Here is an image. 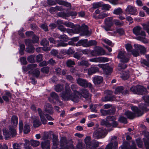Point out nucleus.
Instances as JSON below:
<instances>
[{"mask_svg":"<svg viewBox=\"0 0 149 149\" xmlns=\"http://www.w3.org/2000/svg\"><path fill=\"white\" fill-rule=\"evenodd\" d=\"M69 86V84L68 83L66 84L65 91L61 93V97L65 101L71 100L74 102H78L79 100V98L76 94L79 95V93L76 90V89L78 88L77 86L73 84L71 86V88L74 93V94L72 93Z\"/></svg>","mask_w":149,"mask_h":149,"instance_id":"1","label":"nucleus"},{"mask_svg":"<svg viewBox=\"0 0 149 149\" xmlns=\"http://www.w3.org/2000/svg\"><path fill=\"white\" fill-rule=\"evenodd\" d=\"M134 33L136 36H139L137 37L136 39L145 43L148 42V40L146 38V34L145 32L142 30V28L139 26L135 27L133 29Z\"/></svg>","mask_w":149,"mask_h":149,"instance_id":"2","label":"nucleus"},{"mask_svg":"<svg viewBox=\"0 0 149 149\" xmlns=\"http://www.w3.org/2000/svg\"><path fill=\"white\" fill-rule=\"evenodd\" d=\"M86 148L89 149H96L101 142L95 141H91V137L89 136H86L84 139Z\"/></svg>","mask_w":149,"mask_h":149,"instance_id":"3","label":"nucleus"},{"mask_svg":"<svg viewBox=\"0 0 149 149\" xmlns=\"http://www.w3.org/2000/svg\"><path fill=\"white\" fill-rule=\"evenodd\" d=\"M132 110L134 112V113L129 111H126L125 113V115L130 119H133L135 117V115L139 116H141L143 113L139 109L136 107H131Z\"/></svg>","mask_w":149,"mask_h":149,"instance_id":"4","label":"nucleus"},{"mask_svg":"<svg viewBox=\"0 0 149 149\" xmlns=\"http://www.w3.org/2000/svg\"><path fill=\"white\" fill-rule=\"evenodd\" d=\"M130 91L133 93L139 95L144 94L148 93L146 88L140 85H138L136 86H132L130 88Z\"/></svg>","mask_w":149,"mask_h":149,"instance_id":"5","label":"nucleus"},{"mask_svg":"<svg viewBox=\"0 0 149 149\" xmlns=\"http://www.w3.org/2000/svg\"><path fill=\"white\" fill-rule=\"evenodd\" d=\"M61 149H74L70 142L67 140L66 137H62L60 140Z\"/></svg>","mask_w":149,"mask_h":149,"instance_id":"6","label":"nucleus"},{"mask_svg":"<svg viewBox=\"0 0 149 149\" xmlns=\"http://www.w3.org/2000/svg\"><path fill=\"white\" fill-rule=\"evenodd\" d=\"M107 134V131L104 128H99L93 134V136L95 139H100L104 138Z\"/></svg>","mask_w":149,"mask_h":149,"instance_id":"7","label":"nucleus"},{"mask_svg":"<svg viewBox=\"0 0 149 149\" xmlns=\"http://www.w3.org/2000/svg\"><path fill=\"white\" fill-rule=\"evenodd\" d=\"M9 129L10 133L8 132L6 129L3 130V134L6 139H8L11 137H14L16 135V131L13 127L10 126Z\"/></svg>","mask_w":149,"mask_h":149,"instance_id":"8","label":"nucleus"},{"mask_svg":"<svg viewBox=\"0 0 149 149\" xmlns=\"http://www.w3.org/2000/svg\"><path fill=\"white\" fill-rule=\"evenodd\" d=\"M135 49L132 51V53L135 56H137L139 55V52L142 53H144L146 52V49L143 46L138 44L134 45Z\"/></svg>","mask_w":149,"mask_h":149,"instance_id":"9","label":"nucleus"},{"mask_svg":"<svg viewBox=\"0 0 149 149\" xmlns=\"http://www.w3.org/2000/svg\"><path fill=\"white\" fill-rule=\"evenodd\" d=\"M38 113L39 116L40 117V120L42 123L43 124H46L47 122V121L46 119L45 116L48 120H53L52 117L49 115L44 114L43 111L40 108L38 109Z\"/></svg>","mask_w":149,"mask_h":149,"instance_id":"10","label":"nucleus"},{"mask_svg":"<svg viewBox=\"0 0 149 149\" xmlns=\"http://www.w3.org/2000/svg\"><path fill=\"white\" fill-rule=\"evenodd\" d=\"M74 31L76 33H78L80 31L82 32L85 35L89 36L90 34L87 29V26L86 25L81 27L79 25L76 26L74 25Z\"/></svg>","mask_w":149,"mask_h":149,"instance_id":"11","label":"nucleus"},{"mask_svg":"<svg viewBox=\"0 0 149 149\" xmlns=\"http://www.w3.org/2000/svg\"><path fill=\"white\" fill-rule=\"evenodd\" d=\"M117 57L120 59L121 62L127 63L129 60L130 56L128 54H127L124 50H122L118 52Z\"/></svg>","mask_w":149,"mask_h":149,"instance_id":"12","label":"nucleus"},{"mask_svg":"<svg viewBox=\"0 0 149 149\" xmlns=\"http://www.w3.org/2000/svg\"><path fill=\"white\" fill-rule=\"evenodd\" d=\"M113 18L110 17L106 18L104 20L105 26H102V27L106 31L111 30V27L113 25V22L112 21Z\"/></svg>","mask_w":149,"mask_h":149,"instance_id":"13","label":"nucleus"},{"mask_svg":"<svg viewBox=\"0 0 149 149\" xmlns=\"http://www.w3.org/2000/svg\"><path fill=\"white\" fill-rule=\"evenodd\" d=\"M77 83L80 86L84 87H88L92 92L94 90L91 83H88L86 80L79 78L77 80Z\"/></svg>","mask_w":149,"mask_h":149,"instance_id":"14","label":"nucleus"},{"mask_svg":"<svg viewBox=\"0 0 149 149\" xmlns=\"http://www.w3.org/2000/svg\"><path fill=\"white\" fill-rule=\"evenodd\" d=\"M125 11L127 14H130L133 15H136L137 14V10L136 8L132 6L129 5L127 6Z\"/></svg>","mask_w":149,"mask_h":149,"instance_id":"15","label":"nucleus"},{"mask_svg":"<svg viewBox=\"0 0 149 149\" xmlns=\"http://www.w3.org/2000/svg\"><path fill=\"white\" fill-rule=\"evenodd\" d=\"M99 71L98 68L91 66L88 69L85 68L84 69V73H87L88 75H91L98 72Z\"/></svg>","mask_w":149,"mask_h":149,"instance_id":"16","label":"nucleus"},{"mask_svg":"<svg viewBox=\"0 0 149 149\" xmlns=\"http://www.w3.org/2000/svg\"><path fill=\"white\" fill-rule=\"evenodd\" d=\"M79 93V95H81V97H83L85 98L90 100L91 95L87 89L85 88L81 89Z\"/></svg>","mask_w":149,"mask_h":149,"instance_id":"17","label":"nucleus"},{"mask_svg":"<svg viewBox=\"0 0 149 149\" xmlns=\"http://www.w3.org/2000/svg\"><path fill=\"white\" fill-rule=\"evenodd\" d=\"M89 61L93 62H105L109 61L108 58L105 57H96L90 59Z\"/></svg>","mask_w":149,"mask_h":149,"instance_id":"18","label":"nucleus"},{"mask_svg":"<svg viewBox=\"0 0 149 149\" xmlns=\"http://www.w3.org/2000/svg\"><path fill=\"white\" fill-rule=\"evenodd\" d=\"M116 136H112L111 142L107 145L105 149H112L113 147L116 146L117 143L116 141Z\"/></svg>","mask_w":149,"mask_h":149,"instance_id":"19","label":"nucleus"},{"mask_svg":"<svg viewBox=\"0 0 149 149\" xmlns=\"http://www.w3.org/2000/svg\"><path fill=\"white\" fill-rule=\"evenodd\" d=\"M124 88L123 86H120L117 87L115 90L114 93L117 94L121 93L125 95L128 94V91L127 90L123 91Z\"/></svg>","mask_w":149,"mask_h":149,"instance_id":"20","label":"nucleus"},{"mask_svg":"<svg viewBox=\"0 0 149 149\" xmlns=\"http://www.w3.org/2000/svg\"><path fill=\"white\" fill-rule=\"evenodd\" d=\"M109 16L108 13L103 12L100 13L99 15H96L95 14H93V17L96 19H103V18L108 17Z\"/></svg>","mask_w":149,"mask_h":149,"instance_id":"21","label":"nucleus"},{"mask_svg":"<svg viewBox=\"0 0 149 149\" xmlns=\"http://www.w3.org/2000/svg\"><path fill=\"white\" fill-rule=\"evenodd\" d=\"M53 146L52 149H58V141L57 137L54 135L53 137Z\"/></svg>","mask_w":149,"mask_h":149,"instance_id":"22","label":"nucleus"},{"mask_svg":"<svg viewBox=\"0 0 149 149\" xmlns=\"http://www.w3.org/2000/svg\"><path fill=\"white\" fill-rule=\"evenodd\" d=\"M103 80L102 77L99 76H95L93 78V81L95 84L101 83Z\"/></svg>","mask_w":149,"mask_h":149,"instance_id":"23","label":"nucleus"},{"mask_svg":"<svg viewBox=\"0 0 149 149\" xmlns=\"http://www.w3.org/2000/svg\"><path fill=\"white\" fill-rule=\"evenodd\" d=\"M98 66L103 69H105V70L107 74H110L112 71L111 68L109 66L106 67V65L104 64H99Z\"/></svg>","mask_w":149,"mask_h":149,"instance_id":"24","label":"nucleus"},{"mask_svg":"<svg viewBox=\"0 0 149 149\" xmlns=\"http://www.w3.org/2000/svg\"><path fill=\"white\" fill-rule=\"evenodd\" d=\"M41 146L42 149H50V141L47 140L41 143Z\"/></svg>","mask_w":149,"mask_h":149,"instance_id":"25","label":"nucleus"},{"mask_svg":"<svg viewBox=\"0 0 149 149\" xmlns=\"http://www.w3.org/2000/svg\"><path fill=\"white\" fill-rule=\"evenodd\" d=\"M51 97L52 98L55 99L57 103L59 105L61 106L62 103L58 99V97L57 94L54 92H52L50 94Z\"/></svg>","mask_w":149,"mask_h":149,"instance_id":"26","label":"nucleus"},{"mask_svg":"<svg viewBox=\"0 0 149 149\" xmlns=\"http://www.w3.org/2000/svg\"><path fill=\"white\" fill-rule=\"evenodd\" d=\"M51 97L52 98L55 99L57 103L59 105L61 106L62 103L58 99V97L57 94L54 92H52L50 94Z\"/></svg>","mask_w":149,"mask_h":149,"instance_id":"27","label":"nucleus"},{"mask_svg":"<svg viewBox=\"0 0 149 149\" xmlns=\"http://www.w3.org/2000/svg\"><path fill=\"white\" fill-rule=\"evenodd\" d=\"M63 10L62 6H57L55 8L53 7L49 9V12L52 13H54L56 10L61 11Z\"/></svg>","mask_w":149,"mask_h":149,"instance_id":"28","label":"nucleus"},{"mask_svg":"<svg viewBox=\"0 0 149 149\" xmlns=\"http://www.w3.org/2000/svg\"><path fill=\"white\" fill-rule=\"evenodd\" d=\"M11 95L9 92H6L5 95L3 96V99L6 102H8L11 98Z\"/></svg>","mask_w":149,"mask_h":149,"instance_id":"29","label":"nucleus"},{"mask_svg":"<svg viewBox=\"0 0 149 149\" xmlns=\"http://www.w3.org/2000/svg\"><path fill=\"white\" fill-rule=\"evenodd\" d=\"M45 111L48 113L51 114L52 113V108L49 104H47L45 107Z\"/></svg>","mask_w":149,"mask_h":149,"instance_id":"30","label":"nucleus"},{"mask_svg":"<svg viewBox=\"0 0 149 149\" xmlns=\"http://www.w3.org/2000/svg\"><path fill=\"white\" fill-rule=\"evenodd\" d=\"M129 77V74L128 72L123 71L121 74V78L124 80L127 79Z\"/></svg>","mask_w":149,"mask_h":149,"instance_id":"31","label":"nucleus"},{"mask_svg":"<svg viewBox=\"0 0 149 149\" xmlns=\"http://www.w3.org/2000/svg\"><path fill=\"white\" fill-rule=\"evenodd\" d=\"M31 73L35 77H38L40 74L39 69L38 68H36L34 70L31 71Z\"/></svg>","mask_w":149,"mask_h":149,"instance_id":"32","label":"nucleus"},{"mask_svg":"<svg viewBox=\"0 0 149 149\" xmlns=\"http://www.w3.org/2000/svg\"><path fill=\"white\" fill-rule=\"evenodd\" d=\"M88 61L83 60L80 62H78V65H79L85 66L86 67L89 66L90 65L88 63Z\"/></svg>","mask_w":149,"mask_h":149,"instance_id":"33","label":"nucleus"},{"mask_svg":"<svg viewBox=\"0 0 149 149\" xmlns=\"http://www.w3.org/2000/svg\"><path fill=\"white\" fill-rule=\"evenodd\" d=\"M101 112L102 115L106 116L108 114L109 115L111 114V113H113V111L112 110H106L102 109L101 110Z\"/></svg>","mask_w":149,"mask_h":149,"instance_id":"34","label":"nucleus"},{"mask_svg":"<svg viewBox=\"0 0 149 149\" xmlns=\"http://www.w3.org/2000/svg\"><path fill=\"white\" fill-rule=\"evenodd\" d=\"M37 65L36 64H29V67L30 71L28 72L29 74H31V71L34 70L35 68L37 67Z\"/></svg>","mask_w":149,"mask_h":149,"instance_id":"35","label":"nucleus"},{"mask_svg":"<svg viewBox=\"0 0 149 149\" xmlns=\"http://www.w3.org/2000/svg\"><path fill=\"white\" fill-rule=\"evenodd\" d=\"M143 140L146 149H149V136L145 137Z\"/></svg>","mask_w":149,"mask_h":149,"instance_id":"36","label":"nucleus"},{"mask_svg":"<svg viewBox=\"0 0 149 149\" xmlns=\"http://www.w3.org/2000/svg\"><path fill=\"white\" fill-rule=\"evenodd\" d=\"M95 50L98 56L103 55L104 54V50L101 47H99Z\"/></svg>","mask_w":149,"mask_h":149,"instance_id":"37","label":"nucleus"},{"mask_svg":"<svg viewBox=\"0 0 149 149\" xmlns=\"http://www.w3.org/2000/svg\"><path fill=\"white\" fill-rule=\"evenodd\" d=\"M30 125L29 124H26L24 127V134L29 133L30 131Z\"/></svg>","mask_w":149,"mask_h":149,"instance_id":"38","label":"nucleus"},{"mask_svg":"<svg viewBox=\"0 0 149 149\" xmlns=\"http://www.w3.org/2000/svg\"><path fill=\"white\" fill-rule=\"evenodd\" d=\"M87 42V40L86 39L81 40L79 41L76 44V46H80L82 45L84 46L85 44Z\"/></svg>","mask_w":149,"mask_h":149,"instance_id":"39","label":"nucleus"},{"mask_svg":"<svg viewBox=\"0 0 149 149\" xmlns=\"http://www.w3.org/2000/svg\"><path fill=\"white\" fill-rule=\"evenodd\" d=\"M11 121L12 123L14 126L17 125L18 123V118L15 116H13L11 118Z\"/></svg>","mask_w":149,"mask_h":149,"instance_id":"40","label":"nucleus"},{"mask_svg":"<svg viewBox=\"0 0 149 149\" xmlns=\"http://www.w3.org/2000/svg\"><path fill=\"white\" fill-rule=\"evenodd\" d=\"M63 84H58L55 86V90L57 92H59L63 89Z\"/></svg>","mask_w":149,"mask_h":149,"instance_id":"41","label":"nucleus"},{"mask_svg":"<svg viewBox=\"0 0 149 149\" xmlns=\"http://www.w3.org/2000/svg\"><path fill=\"white\" fill-rule=\"evenodd\" d=\"M59 4L64 5L67 7H71V5L70 3L60 0L59 2H58Z\"/></svg>","mask_w":149,"mask_h":149,"instance_id":"42","label":"nucleus"},{"mask_svg":"<svg viewBox=\"0 0 149 149\" xmlns=\"http://www.w3.org/2000/svg\"><path fill=\"white\" fill-rule=\"evenodd\" d=\"M57 42L58 43L56 45L57 47H65L68 45L67 44L61 40L58 41Z\"/></svg>","mask_w":149,"mask_h":149,"instance_id":"43","label":"nucleus"},{"mask_svg":"<svg viewBox=\"0 0 149 149\" xmlns=\"http://www.w3.org/2000/svg\"><path fill=\"white\" fill-rule=\"evenodd\" d=\"M116 31L114 32V33L116 34V33H118L120 35H122L124 34V31L122 28H117L116 29Z\"/></svg>","mask_w":149,"mask_h":149,"instance_id":"44","label":"nucleus"},{"mask_svg":"<svg viewBox=\"0 0 149 149\" xmlns=\"http://www.w3.org/2000/svg\"><path fill=\"white\" fill-rule=\"evenodd\" d=\"M41 123L39 120L36 119L33 122V126L35 127H37L40 126Z\"/></svg>","mask_w":149,"mask_h":149,"instance_id":"45","label":"nucleus"},{"mask_svg":"<svg viewBox=\"0 0 149 149\" xmlns=\"http://www.w3.org/2000/svg\"><path fill=\"white\" fill-rule=\"evenodd\" d=\"M63 24L67 27L73 28L74 27V25L73 24L70 22H65L63 23Z\"/></svg>","mask_w":149,"mask_h":149,"instance_id":"46","label":"nucleus"},{"mask_svg":"<svg viewBox=\"0 0 149 149\" xmlns=\"http://www.w3.org/2000/svg\"><path fill=\"white\" fill-rule=\"evenodd\" d=\"M122 13V10L120 8H118L114 10L113 13L116 15H118L121 14Z\"/></svg>","mask_w":149,"mask_h":149,"instance_id":"47","label":"nucleus"},{"mask_svg":"<svg viewBox=\"0 0 149 149\" xmlns=\"http://www.w3.org/2000/svg\"><path fill=\"white\" fill-rule=\"evenodd\" d=\"M101 124L102 125H104L107 127H111V125L110 122H108L107 121H106L104 120H101Z\"/></svg>","mask_w":149,"mask_h":149,"instance_id":"48","label":"nucleus"},{"mask_svg":"<svg viewBox=\"0 0 149 149\" xmlns=\"http://www.w3.org/2000/svg\"><path fill=\"white\" fill-rule=\"evenodd\" d=\"M75 65V63L73 61L69 60L67 62V66L68 67H73Z\"/></svg>","mask_w":149,"mask_h":149,"instance_id":"49","label":"nucleus"},{"mask_svg":"<svg viewBox=\"0 0 149 149\" xmlns=\"http://www.w3.org/2000/svg\"><path fill=\"white\" fill-rule=\"evenodd\" d=\"M31 143L32 146L36 147L38 146L40 144V142L38 141L31 140Z\"/></svg>","mask_w":149,"mask_h":149,"instance_id":"50","label":"nucleus"},{"mask_svg":"<svg viewBox=\"0 0 149 149\" xmlns=\"http://www.w3.org/2000/svg\"><path fill=\"white\" fill-rule=\"evenodd\" d=\"M102 2H99L97 3H94L93 4V7L94 8H97L102 6Z\"/></svg>","mask_w":149,"mask_h":149,"instance_id":"51","label":"nucleus"},{"mask_svg":"<svg viewBox=\"0 0 149 149\" xmlns=\"http://www.w3.org/2000/svg\"><path fill=\"white\" fill-rule=\"evenodd\" d=\"M35 48L32 46L28 47L26 48V51L29 53H33L34 52Z\"/></svg>","mask_w":149,"mask_h":149,"instance_id":"52","label":"nucleus"},{"mask_svg":"<svg viewBox=\"0 0 149 149\" xmlns=\"http://www.w3.org/2000/svg\"><path fill=\"white\" fill-rule=\"evenodd\" d=\"M102 8L103 10H108L111 8V6L108 4H102Z\"/></svg>","mask_w":149,"mask_h":149,"instance_id":"53","label":"nucleus"},{"mask_svg":"<svg viewBox=\"0 0 149 149\" xmlns=\"http://www.w3.org/2000/svg\"><path fill=\"white\" fill-rule=\"evenodd\" d=\"M35 55H31L27 58V59L28 61L31 63H33L34 62V58Z\"/></svg>","mask_w":149,"mask_h":149,"instance_id":"54","label":"nucleus"},{"mask_svg":"<svg viewBox=\"0 0 149 149\" xmlns=\"http://www.w3.org/2000/svg\"><path fill=\"white\" fill-rule=\"evenodd\" d=\"M40 44L41 45L44 46H47L49 45L48 41L45 38L42 39L41 42Z\"/></svg>","mask_w":149,"mask_h":149,"instance_id":"55","label":"nucleus"},{"mask_svg":"<svg viewBox=\"0 0 149 149\" xmlns=\"http://www.w3.org/2000/svg\"><path fill=\"white\" fill-rule=\"evenodd\" d=\"M113 24L114 23L116 25L121 26L123 24V22H120L117 19L113 20Z\"/></svg>","mask_w":149,"mask_h":149,"instance_id":"56","label":"nucleus"},{"mask_svg":"<svg viewBox=\"0 0 149 149\" xmlns=\"http://www.w3.org/2000/svg\"><path fill=\"white\" fill-rule=\"evenodd\" d=\"M87 42V46L95 45H96L97 43V42L94 40H91Z\"/></svg>","mask_w":149,"mask_h":149,"instance_id":"57","label":"nucleus"},{"mask_svg":"<svg viewBox=\"0 0 149 149\" xmlns=\"http://www.w3.org/2000/svg\"><path fill=\"white\" fill-rule=\"evenodd\" d=\"M144 29L146 30L149 34V22L147 24H144L143 25Z\"/></svg>","mask_w":149,"mask_h":149,"instance_id":"58","label":"nucleus"},{"mask_svg":"<svg viewBox=\"0 0 149 149\" xmlns=\"http://www.w3.org/2000/svg\"><path fill=\"white\" fill-rule=\"evenodd\" d=\"M143 98L146 105L149 106V96L145 95L143 96Z\"/></svg>","mask_w":149,"mask_h":149,"instance_id":"59","label":"nucleus"},{"mask_svg":"<svg viewBox=\"0 0 149 149\" xmlns=\"http://www.w3.org/2000/svg\"><path fill=\"white\" fill-rule=\"evenodd\" d=\"M83 148V143L79 141L76 146V149H82Z\"/></svg>","mask_w":149,"mask_h":149,"instance_id":"60","label":"nucleus"},{"mask_svg":"<svg viewBox=\"0 0 149 149\" xmlns=\"http://www.w3.org/2000/svg\"><path fill=\"white\" fill-rule=\"evenodd\" d=\"M25 48L24 45L23 44H21L20 45L19 53L22 55L24 54V49Z\"/></svg>","mask_w":149,"mask_h":149,"instance_id":"61","label":"nucleus"},{"mask_svg":"<svg viewBox=\"0 0 149 149\" xmlns=\"http://www.w3.org/2000/svg\"><path fill=\"white\" fill-rule=\"evenodd\" d=\"M127 67V65L125 64H119L118 65V68L119 70L121 71L123 69L126 68Z\"/></svg>","mask_w":149,"mask_h":149,"instance_id":"62","label":"nucleus"},{"mask_svg":"<svg viewBox=\"0 0 149 149\" xmlns=\"http://www.w3.org/2000/svg\"><path fill=\"white\" fill-rule=\"evenodd\" d=\"M57 15L63 18H65L66 17H69V15H67V14L63 12L59 13L57 14Z\"/></svg>","mask_w":149,"mask_h":149,"instance_id":"63","label":"nucleus"},{"mask_svg":"<svg viewBox=\"0 0 149 149\" xmlns=\"http://www.w3.org/2000/svg\"><path fill=\"white\" fill-rule=\"evenodd\" d=\"M25 44L28 47L32 46V43H33L32 41L29 39L26 40L25 41Z\"/></svg>","mask_w":149,"mask_h":149,"instance_id":"64","label":"nucleus"}]
</instances>
